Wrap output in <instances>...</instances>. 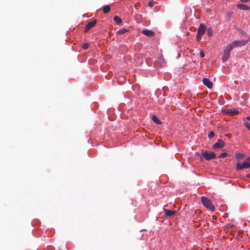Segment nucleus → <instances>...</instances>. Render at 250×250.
I'll return each instance as SVG.
<instances>
[{"label": "nucleus", "mask_w": 250, "mask_h": 250, "mask_svg": "<svg viewBox=\"0 0 250 250\" xmlns=\"http://www.w3.org/2000/svg\"><path fill=\"white\" fill-rule=\"evenodd\" d=\"M214 136V133L213 131H211L209 132L208 134V137L209 138H212Z\"/></svg>", "instance_id": "4be33fe9"}, {"label": "nucleus", "mask_w": 250, "mask_h": 250, "mask_svg": "<svg viewBox=\"0 0 250 250\" xmlns=\"http://www.w3.org/2000/svg\"><path fill=\"white\" fill-rule=\"evenodd\" d=\"M202 81L204 84L208 88L211 89L212 87L213 83L208 79L206 78H203Z\"/></svg>", "instance_id": "1a4fd4ad"}, {"label": "nucleus", "mask_w": 250, "mask_h": 250, "mask_svg": "<svg viewBox=\"0 0 250 250\" xmlns=\"http://www.w3.org/2000/svg\"><path fill=\"white\" fill-rule=\"evenodd\" d=\"M250 40V37L248 38V39L246 40H237L234 41L231 43H230L229 46L230 47V49H233L234 47H241L245 45Z\"/></svg>", "instance_id": "f257e3e1"}, {"label": "nucleus", "mask_w": 250, "mask_h": 250, "mask_svg": "<svg viewBox=\"0 0 250 250\" xmlns=\"http://www.w3.org/2000/svg\"><path fill=\"white\" fill-rule=\"evenodd\" d=\"M246 119L250 121V116L247 117Z\"/></svg>", "instance_id": "cd10ccee"}, {"label": "nucleus", "mask_w": 250, "mask_h": 250, "mask_svg": "<svg viewBox=\"0 0 250 250\" xmlns=\"http://www.w3.org/2000/svg\"><path fill=\"white\" fill-rule=\"evenodd\" d=\"M226 113L230 116H233L238 114L239 111L235 109H228L226 111Z\"/></svg>", "instance_id": "9d476101"}, {"label": "nucleus", "mask_w": 250, "mask_h": 250, "mask_svg": "<svg viewBox=\"0 0 250 250\" xmlns=\"http://www.w3.org/2000/svg\"><path fill=\"white\" fill-rule=\"evenodd\" d=\"M152 120L153 121L158 124V125H160L161 123V122L158 119V118L155 115H154L153 117H152Z\"/></svg>", "instance_id": "dca6fc26"}, {"label": "nucleus", "mask_w": 250, "mask_h": 250, "mask_svg": "<svg viewBox=\"0 0 250 250\" xmlns=\"http://www.w3.org/2000/svg\"><path fill=\"white\" fill-rule=\"evenodd\" d=\"M202 156L207 160H210L211 159H214L216 158V154L215 153L213 152H208L206 151H203L202 152Z\"/></svg>", "instance_id": "39448f33"}, {"label": "nucleus", "mask_w": 250, "mask_h": 250, "mask_svg": "<svg viewBox=\"0 0 250 250\" xmlns=\"http://www.w3.org/2000/svg\"><path fill=\"white\" fill-rule=\"evenodd\" d=\"M234 224H233V223H228L226 225V227L227 228H231L232 227H233L234 226Z\"/></svg>", "instance_id": "b1692460"}, {"label": "nucleus", "mask_w": 250, "mask_h": 250, "mask_svg": "<svg viewBox=\"0 0 250 250\" xmlns=\"http://www.w3.org/2000/svg\"><path fill=\"white\" fill-rule=\"evenodd\" d=\"M142 33L148 37H151L154 35V32L152 31L148 30H143Z\"/></svg>", "instance_id": "f8f14e48"}, {"label": "nucleus", "mask_w": 250, "mask_h": 250, "mask_svg": "<svg viewBox=\"0 0 250 250\" xmlns=\"http://www.w3.org/2000/svg\"><path fill=\"white\" fill-rule=\"evenodd\" d=\"M250 0H240V1L242 2H247L249 1H250Z\"/></svg>", "instance_id": "bb28decb"}, {"label": "nucleus", "mask_w": 250, "mask_h": 250, "mask_svg": "<svg viewBox=\"0 0 250 250\" xmlns=\"http://www.w3.org/2000/svg\"><path fill=\"white\" fill-rule=\"evenodd\" d=\"M201 201L203 205L210 210L214 209V206L211 203L210 201L205 196L201 197Z\"/></svg>", "instance_id": "7ed1b4c3"}, {"label": "nucleus", "mask_w": 250, "mask_h": 250, "mask_svg": "<svg viewBox=\"0 0 250 250\" xmlns=\"http://www.w3.org/2000/svg\"><path fill=\"white\" fill-rule=\"evenodd\" d=\"M154 3H155V2L154 1H149L148 2V5L150 7H152L154 6Z\"/></svg>", "instance_id": "393cba45"}, {"label": "nucleus", "mask_w": 250, "mask_h": 250, "mask_svg": "<svg viewBox=\"0 0 250 250\" xmlns=\"http://www.w3.org/2000/svg\"><path fill=\"white\" fill-rule=\"evenodd\" d=\"M250 167V156L248 157L246 161L242 164L237 163L236 164V169L238 170H242L244 168H249Z\"/></svg>", "instance_id": "f03ea898"}, {"label": "nucleus", "mask_w": 250, "mask_h": 250, "mask_svg": "<svg viewBox=\"0 0 250 250\" xmlns=\"http://www.w3.org/2000/svg\"><path fill=\"white\" fill-rule=\"evenodd\" d=\"M127 30L125 29V28H123V29H122L118 31V33L120 34H123L126 32H127Z\"/></svg>", "instance_id": "6ab92c4d"}, {"label": "nucleus", "mask_w": 250, "mask_h": 250, "mask_svg": "<svg viewBox=\"0 0 250 250\" xmlns=\"http://www.w3.org/2000/svg\"><path fill=\"white\" fill-rule=\"evenodd\" d=\"M206 30V27L203 24H200L198 29L196 39L197 41L199 42L201 40L202 35L204 34Z\"/></svg>", "instance_id": "20e7f679"}, {"label": "nucleus", "mask_w": 250, "mask_h": 250, "mask_svg": "<svg viewBox=\"0 0 250 250\" xmlns=\"http://www.w3.org/2000/svg\"><path fill=\"white\" fill-rule=\"evenodd\" d=\"M200 56L201 58H203L205 57V53L203 51H200Z\"/></svg>", "instance_id": "a878e982"}, {"label": "nucleus", "mask_w": 250, "mask_h": 250, "mask_svg": "<svg viewBox=\"0 0 250 250\" xmlns=\"http://www.w3.org/2000/svg\"><path fill=\"white\" fill-rule=\"evenodd\" d=\"M231 50L232 49H230L229 46L224 49L222 57V61L224 62H226L229 58Z\"/></svg>", "instance_id": "423d86ee"}, {"label": "nucleus", "mask_w": 250, "mask_h": 250, "mask_svg": "<svg viewBox=\"0 0 250 250\" xmlns=\"http://www.w3.org/2000/svg\"><path fill=\"white\" fill-rule=\"evenodd\" d=\"M114 21L116 22L118 24H120L122 21L121 18H120L118 16H115L114 17Z\"/></svg>", "instance_id": "2eb2a0df"}, {"label": "nucleus", "mask_w": 250, "mask_h": 250, "mask_svg": "<svg viewBox=\"0 0 250 250\" xmlns=\"http://www.w3.org/2000/svg\"><path fill=\"white\" fill-rule=\"evenodd\" d=\"M237 7L238 8L242 10H248L249 9V6L243 4H238L237 5Z\"/></svg>", "instance_id": "ddd939ff"}, {"label": "nucleus", "mask_w": 250, "mask_h": 250, "mask_svg": "<svg viewBox=\"0 0 250 250\" xmlns=\"http://www.w3.org/2000/svg\"><path fill=\"white\" fill-rule=\"evenodd\" d=\"M164 211L165 212V217H167L175 214L176 211H172L166 208H164Z\"/></svg>", "instance_id": "9b49d317"}, {"label": "nucleus", "mask_w": 250, "mask_h": 250, "mask_svg": "<svg viewBox=\"0 0 250 250\" xmlns=\"http://www.w3.org/2000/svg\"><path fill=\"white\" fill-rule=\"evenodd\" d=\"M225 142L222 140L219 139L217 142L212 146V148L214 149L221 148L225 146Z\"/></svg>", "instance_id": "0eeeda50"}, {"label": "nucleus", "mask_w": 250, "mask_h": 250, "mask_svg": "<svg viewBox=\"0 0 250 250\" xmlns=\"http://www.w3.org/2000/svg\"><path fill=\"white\" fill-rule=\"evenodd\" d=\"M244 125L250 131V123L245 122Z\"/></svg>", "instance_id": "5701e85b"}, {"label": "nucleus", "mask_w": 250, "mask_h": 250, "mask_svg": "<svg viewBox=\"0 0 250 250\" xmlns=\"http://www.w3.org/2000/svg\"><path fill=\"white\" fill-rule=\"evenodd\" d=\"M228 155V153L226 152L222 153L219 156L220 158H224Z\"/></svg>", "instance_id": "412c9836"}, {"label": "nucleus", "mask_w": 250, "mask_h": 250, "mask_svg": "<svg viewBox=\"0 0 250 250\" xmlns=\"http://www.w3.org/2000/svg\"><path fill=\"white\" fill-rule=\"evenodd\" d=\"M96 20H94L87 23L85 26L84 32H87L91 28L93 27L96 25Z\"/></svg>", "instance_id": "6e6552de"}, {"label": "nucleus", "mask_w": 250, "mask_h": 250, "mask_svg": "<svg viewBox=\"0 0 250 250\" xmlns=\"http://www.w3.org/2000/svg\"><path fill=\"white\" fill-rule=\"evenodd\" d=\"M207 33L209 37H211L212 35V30L211 28L209 27L208 28Z\"/></svg>", "instance_id": "a211bd4d"}, {"label": "nucleus", "mask_w": 250, "mask_h": 250, "mask_svg": "<svg viewBox=\"0 0 250 250\" xmlns=\"http://www.w3.org/2000/svg\"><path fill=\"white\" fill-rule=\"evenodd\" d=\"M82 48L84 50H86L89 47V44L88 43H84L82 44Z\"/></svg>", "instance_id": "aec40b11"}, {"label": "nucleus", "mask_w": 250, "mask_h": 250, "mask_svg": "<svg viewBox=\"0 0 250 250\" xmlns=\"http://www.w3.org/2000/svg\"><path fill=\"white\" fill-rule=\"evenodd\" d=\"M103 9L104 13V14H107L110 11L111 8L109 5H106L103 6Z\"/></svg>", "instance_id": "4468645a"}, {"label": "nucleus", "mask_w": 250, "mask_h": 250, "mask_svg": "<svg viewBox=\"0 0 250 250\" xmlns=\"http://www.w3.org/2000/svg\"><path fill=\"white\" fill-rule=\"evenodd\" d=\"M245 156V155L242 153H237L235 154V157L238 160H242Z\"/></svg>", "instance_id": "f3484780"}]
</instances>
